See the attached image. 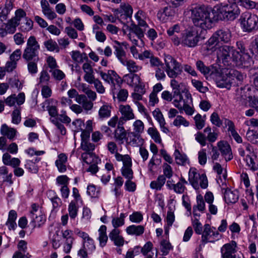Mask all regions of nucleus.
Segmentation results:
<instances>
[{
    "label": "nucleus",
    "mask_w": 258,
    "mask_h": 258,
    "mask_svg": "<svg viewBox=\"0 0 258 258\" xmlns=\"http://www.w3.org/2000/svg\"><path fill=\"white\" fill-rule=\"evenodd\" d=\"M190 19L194 25L201 28L204 33L212 27L213 18L210 12L204 6L196 7L191 9Z\"/></svg>",
    "instance_id": "nucleus-1"
},
{
    "label": "nucleus",
    "mask_w": 258,
    "mask_h": 258,
    "mask_svg": "<svg viewBox=\"0 0 258 258\" xmlns=\"http://www.w3.org/2000/svg\"><path fill=\"white\" fill-rule=\"evenodd\" d=\"M204 33L203 30L199 32L194 28L185 30L183 33L181 43L189 47H195L200 41L206 38Z\"/></svg>",
    "instance_id": "nucleus-2"
},
{
    "label": "nucleus",
    "mask_w": 258,
    "mask_h": 258,
    "mask_svg": "<svg viewBox=\"0 0 258 258\" xmlns=\"http://www.w3.org/2000/svg\"><path fill=\"white\" fill-rule=\"evenodd\" d=\"M214 11L218 14L221 19L226 21H234L240 14L239 8H236L228 4L217 5L214 7Z\"/></svg>",
    "instance_id": "nucleus-3"
},
{
    "label": "nucleus",
    "mask_w": 258,
    "mask_h": 258,
    "mask_svg": "<svg viewBox=\"0 0 258 258\" xmlns=\"http://www.w3.org/2000/svg\"><path fill=\"white\" fill-rule=\"evenodd\" d=\"M165 71L167 76L172 79L178 78L183 72L181 64L169 54L164 56Z\"/></svg>",
    "instance_id": "nucleus-4"
},
{
    "label": "nucleus",
    "mask_w": 258,
    "mask_h": 258,
    "mask_svg": "<svg viewBox=\"0 0 258 258\" xmlns=\"http://www.w3.org/2000/svg\"><path fill=\"white\" fill-rule=\"evenodd\" d=\"M40 46L34 36H30L27 42V46L23 54V58L27 61L39 60L38 51Z\"/></svg>",
    "instance_id": "nucleus-5"
},
{
    "label": "nucleus",
    "mask_w": 258,
    "mask_h": 258,
    "mask_svg": "<svg viewBox=\"0 0 258 258\" xmlns=\"http://www.w3.org/2000/svg\"><path fill=\"white\" fill-rule=\"evenodd\" d=\"M239 21L244 32H250L258 29V17L249 12L242 13Z\"/></svg>",
    "instance_id": "nucleus-6"
},
{
    "label": "nucleus",
    "mask_w": 258,
    "mask_h": 258,
    "mask_svg": "<svg viewBox=\"0 0 258 258\" xmlns=\"http://www.w3.org/2000/svg\"><path fill=\"white\" fill-rule=\"evenodd\" d=\"M246 78V75L235 70H231L227 74L226 81L219 82L218 86L221 88L229 89L233 86L241 85L243 80Z\"/></svg>",
    "instance_id": "nucleus-7"
},
{
    "label": "nucleus",
    "mask_w": 258,
    "mask_h": 258,
    "mask_svg": "<svg viewBox=\"0 0 258 258\" xmlns=\"http://www.w3.org/2000/svg\"><path fill=\"white\" fill-rule=\"evenodd\" d=\"M81 149L86 152L82 154L81 157L84 162L87 164L91 163V160H97V157L92 153L95 149V145L89 142V141H82L81 144Z\"/></svg>",
    "instance_id": "nucleus-8"
},
{
    "label": "nucleus",
    "mask_w": 258,
    "mask_h": 258,
    "mask_svg": "<svg viewBox=\"0 0 258 258\" xmlns=\"http://www.w3.org/2000/svg\"><path fill=\"white\" fill-rule=\"evenodd\" d=\"M215 227L211 228L210 225L206 224L204 225V231L202 233V240L204 243L214 242L221 237L218 231H215Z\"/></svg>",
    "instance_id": "nucleus-9"
},
{
    "label": "nucleus",
    "mask_w": 258,
    "mask_h": 258,
    "mask_svg": "<svg viewBox=\"0 0 258 258\" xmlns=\"http://www.w3.org/2000/svg\"><path fill=\"white\" fill-rule=\"evenodd\" d=\"M237 50H235L233 47L223 45L219 47L217 55L219 58H221L223 60V61L228 62L231 61H233L235 52Z\"/></svg>",
    "instance_id": "nucleus-10"
},
{
    "label": "nucleus",
    "mask_w": 258,
    "mask_h": 258,
    "mask_svg": "<svg viewBox=\"0 0 258 258\" xmlns=\"http://www.w3.org/2000/svg\"><path fill=\"white\" fill-rule=\"evenodd\" d=\"M233 62L238 67L248 68L251 66L252 60L248 52L240 53L237 51L236 52H235Z\"/></svg>",
    "instance_id": "nucleus-11"
},
{
    "label": "nucleus",
    "mask_w": 258,
    "mask_h": 258,
    "mask_svg": "<svg viewBox=\"0 0 258 258\" xmlns=\"http://www.w3.org/2000/svg\"><path fill=\"white\" fill-rule=\"evenodd\" d=\"M236 242L232 240L231 243L225 244L221 248L222 258H241L240 255H236Z\"/></svg>",
    "instance_id": "nucleus-12"
},
{
    "label": "nucleus",
    "mask_w": 258,
    "mask_h": 258,
    "mask_svg": "<svg viewBox=\"0 0 258 258\" xmlns=\"http://www.w3.org/2000/svg\"><path fill=\"white\" fill-rule=\"evenodd\" d=\"M168 37L175 45H178L181 42L183 33L180 31V27L178 24L170 27L167 31Z\"/></svg>",
    "instance_id": "nucleus-13"
},
{
    "label": "nucleus",
    "mask_w": 258,
    "mask_h": 258,
    "mask_svg": "<svg viewBox=\"0 0 258 258\" xmlns=\"http://www.w3.org/2000/svg\"><path fill=\"white\" fill-rule=\"evenodd\" d=\"M196 67L197 69L205 76L207 75L213 76H217L220 75V73L216 67L213 65L207 67L205 65L202 60H199L196 62Z\"/></svg>",
    "instance_id": "nucleus-14"
},
{
    "label": "nucleus",
    "mask_w": 258,
    "mask_h": 258,
    "mask_svg": "<svg viewBox=\"0 0 258 258\" xmlns=\"http://www.w3.org/2000/svg\"><path fill=\"white\" fill-rule=\"evenodd\" d=\"M218 147L226 162L231 160L233 158L230 146L227 142L224 141L219 142Z\"/></svg>",
    "instance_id": "nucleus-15"
},
{
    "label": "nucleus",
    "mask_w": 258,
    "mask_h": 258,
    "mask_svg": "<svg viewBox=\"0 0 258 258\" xmlns=\"http://www.w3.org/2000/svg\"><path fill=\"white\" fill-rule=\"evenodd\" d=\"M220 42L229 43L231 39V32L229 29H219L215 32Z\"/></svg>",
    "instance_id": "nucleus-16"
},
{
    "label": "nucleus",
    "mask_w": 258,
    "mask_h": 258,
    "mask_svg": "<svg viewBox=\"0 0 258 258\" xmlns=\"http://www.w3.org/2000/svg\"><path fill=\"white\" fill-rule=\"evenodd\" d=\"M13 8L12 0H6L4 6L0 7V21L3 22L8 19V16Z\"/></svg>",
    "instance_id": "nucleus-17"
},
{
    "label": "nucleus",
    "mask_w": 258,
    "mask_h": 258,
    "mask_svg": "<svg viewBox=\"0 0 258 258\" xmlns=\"http://www.w3.org/2000/svg\"><path fill=\"white\" fill-rule=\"evenodd\" d=\"M119 110L122 115L121 119H122L124 121L133 119L135 117L132 109L128 105H119Z\"/></svg>",
    "instance_id": "nucleus-18"
},
{
    "label": "nucleus",
    "mask_w": 258,
    "mask_h": 258,
    "mask_svg": "<svg viewBox=\"0 0 258 258\" xmlns=\"http://www.w3.org/2000/svg\"><path fill=\"white\" fill-rule=\"evenodd\" d=\"M202 177V174H200L197 170L195 168H191L188 173V180L193 187L196 189L199 188V180Z\"/></svg>",
    "instance_id": "nucleus-19"
},
{
    "label": "nucleus",
    "mask_w": 258,
    "mask_h": 258,
    "mask_svg": "<svg viewBox=\"0 0 258 258\" xmlns=\"http://www.w3.org/2000/svg\"><path fill=\"white\" fill-rule=\"evenodd\" d=\"M120 231L117 229H113L109 234L111 240L113 241L114 245L120 247L123 245L124 240L123 237L119 235Z\"/></svg>",
    "instance_id": "nucleus-20"
},
{
    "label": "nucleus",
    "mask_w": 258,
    "mask_h": 258,
    "mask_svg": "<svg viewBox=\"0 0 258 258\" xmlns=\"http://www.w3.org/2000/svg\"><path fill=\"white\" fill-rule=\"evenodd\" d=\"M114 43L116 44L114 46L115 55L121 63H124L125 60L127 59L126 52L120 42L115 40Z\"/></svg>",
    "instance_id": "nucleus-21"
},
{
    "label": "nucleus",
    "mask_w": 258,
    "mask_h": 258,
    "mask_svg": "<svg viewBox=\"0 0 258 258\" xmlns=\"http://www.w3.org/2000/svg\"><path fill=\"white\" fill-rule=\"evenodd\" d=\"M72 124L76 126L77 130L78 131H82L81 135V142L89 141L90 133L92 131L86 130H82V125H84V124L81 119H76V120L73 122Z\"/></svg>",
    "instance_id": "nucleus-22"
},
{
    "label": "nucleus",
    "mask_w": 258,
    "mask_h": 258,
    "mask_svg": "<svg viewBox=\"0 0 258 258\" xmlns=\"http://www.w3.org/2000/svg\"><path fill=\"white\" fill-rule=\"evenodd\" d=\"M154 118L157 120L160 124L162 131L166 134L169 132V130L165 126L166 124L164 118L159 109L157 108L153 112Z\"/></svg>",
    "instance_id": "nucleus-23"
},
{
    "label": "nucleus",
    "mask_w": 258,
    "mask_h": 258,
    "mask_svg": "<svg viewBox=\"0 0 258 258\" xmlns=\"http://www.w3.org/2000/svg\"><path fill=\"white\" fill-rule=\"evenodd\" d=\"M127 133L123 126H117L114 132V138L118 142L119 144H122L125 140L128 142V138L126 137Z\"/></svg>",
    "instance_id": "nucleus-24"
},
{
    "label": "nucleus",
    "mask_w": 258,
    "mask_h": 258,
    "mask_svg": "<svg viewBox=\"0 0 258 258\" xmlns=\"http://www.w3.org/2000/svg\"><path fill=\"white\" fill-rule=\"evenodd\" d=\"M225 202L228 204H234L238 200L239 196L237 191H232L230 189H226L224 196Z\"/></svg>",
    "instance_id": "nucleus-25"
},
{
    "label": "nucleus",
    "mask_w": 258,
    "mask_h": 258,
    "mask_svg": "<svg viewBox=\"0 0 258 258\" xmlns=\"http://www.w3.org/2000/svg\"><path fill=\"white\" fill-rule=\"evenodd\" d=\"M123 79L128 85L132 87L137 86L141 82L140 77L138 75L133 73L124 75Z\"/></svg>",
    "instance_id": "nucleus-26"
},
{
    "label": "nucleus",
    "mask_w": 258,
    "mask_h": 258,
    "mask_svg": "<svg viewBox=\"0 0 258 258\" xmlns=\"http://www.w3.org/2000/svg\"><path fill=\"white\" fill-rule=\"evenodd\" d=\"M170 86L172 89L173 97H179L180 99H182L181 92L182 84L179 83L175 79H172L170 81Z\"/></svg>",
    "instance_id": "nucleus-27"
},
{
    "label": "nucleus",
    "mask_w": 258,
    "mask_h": 258,
    "mask_svg": "<svg viewBox=\"0 0 258 258\" xmlns=\"http://www.w3.org/2000/svg\"><path fill=\"white\" fill-rule=\"evenodd\" d=\"M126 231L128 235L140 236L144 233V227L142 225H132L126 228Z\"/></svg>",
    "instance_id": "nucleus-28"
},
{
    "label": "nucleus",
    "mask_w": 258,
    "mask_h": 258,
    "mask_svg": "<svg viewBox=\"0 0 258 258\" xmlns=\"http://www.w3.org/2000/svg\"><path fill=\"white\" fill-rule=\"evenodd\" d=\"M220 43L219 40L216 34L214 32L212 36L206 42L207 50L213 52L216 50V46Z\"/></svg>",
    "instance_id": "nucleus-29"
},
{
    "label": "nucleus",
    "mask_w": 258,
    "mask_h": 258,
    "mask_svg": "<svg viewBox=\"0 0 258 258\" xmlns=\"http://www.w3.org/2000/svg\"><path fill=\"white\" fill-rule=\"evenodd\" d=\"M256 157L254 154H246L245 158L244 160L246 161L247 165L252 170L258 169V163L255 162Z\"/></svg>",
    "instance_id": "nucleus-30"
},
{
    "label": "nucleus",
    "mask_w": 258,
    "mask_h": 258,
    "mask_svg": "<svg viewBox=\"0 0 258 258\" xmlns=\"http://www.w3.org/2000/svg\"><path fill=\"white\" fill-rule=\"evenodd\" d=\"M32 221L31 223L34 227H40L45 222V218L44 216L41 213L39 214H33V216L31 217Z\"/></svg>",
    "instance_id": "nucleus-31"
},
{
    "label": "nucleus",
    "mask_w": 258,
    "mask_h": 258,
    "mask_svg": "<svg viewBox=\"0 0 258 258\" xmlns=\"http://www.w3.org/2000/svg\"><path fill=\"white\" fill-rule=\"evenodd\" d=\"M17 217V212L15 210H11L9 213L8 219L6 225L8 226L9 229H14L17 226L15 220Z\"/></svg>",
    "instance_id": "nucleus-32"
},
{
    "label": "nucleus",
    "mask_w": 258,
    "mask_h": 258,
    "mask_svg": "<svg viewBox=\"0 0 258 258\" xmlns=\"http://www.w3.org/2000/svg\"><path fill=\"white\" fill-rule=\"evenodd\" d=\"M67 160V157L64 154H60L58 155V159L55 161V164L59 172H64L67 168L64 163Z\"/></svg>",
    "instance_id": "nucleus-33"
},
{
    "label": "nucleus",
    "mask_w": 258,
    "mask_h": 258,
    "mask_svg": "<svg viewBox=\"0 0 258 258\" xmlns=\"http://www.w3.org/2000/svg\"><path fill=\"white\" fill-rule=\"evenodd\" d=\"M16 131L13 128L9 127L6 124L2 125L1 128V133L6 136L9 139H13L16 135Z\"/></svg>",
    "instance_id": "nucleus-34"
},
{
    "label": "nucleus",
    "mask_w": 258,
    "mask_h": 258,
    "mask_svg": "<svg viewBox=\"0 0 258 258\" xmlns=\"http://www.w3.org/2000/svg\"><path fill=\"white\" fill-rule=\"evenodd\" d=\"M122 64L125 66L131 73L134 74L142 69V67L137 65L134 60L131 59L125 60L124 63H122Z\"/></svg>",
    "instance_id": "nucleus-35"
},
{
    "label": "nucleus",
    "mask_w": 258,
    "mask_h": 258,
    "mask_svg": "<svg viewBox=\"0 0 258 258\" xmlns=\"http://www.w3.org/2000/svg\"><path fill=\"white\" fill-rule=\"evenodd\" d=\"M106 229L107 228L105 225H102L99 229V240L100 245L102 247L106 245L108 240V236L106 235Z\"/></svg>",
    "instance_id": "nucleus-36"
},
{
    "label": "nucleus",
    "mask_w": 258,
    "mask_h": 258,
    "mask_svg": "<svg viewBox=\"0 0 258 258\" xmlns=\"http://www.w3.org/2000/svg\"><path fill=\"white\" fill-rule=\"evenodd\" d=\"M111 106L109 105L105 104L102 106L98 112L99 117L103 119L110 117L111 115Z\"/></svg>",
    "instance_id": "nucleus-37"
},
{
    "label": "nucleus",
    "mask_w": 258,
    "mask_h": 258,
    "mask_svg": "<svg viewBox=\"0 0 258 258\" xmlns=\"http://www.w3.org/2000/svg\"><path fill=\"white\" fill-rule=\"evenodd\" d=\"M99 74L102 79H103L105 81L108 82V83H110V81H111V83L112 84V91L113 94L115 93V90H118L119 88H117L116 83L114 82L113 77H110L109 75L103 73L102 71L100 72Z\"/></svg>",
    "instance_id": "nucleus-38"
},
{
    "label": "nucleus",
    "mask_w": 258,
    "mask_h": 258,
    "mask_svg": "<svg viewBox=\"0 0 258 258\" xmlns=\"http://www.w3.org/2000/svg\"><path fill=\"white\" fill-rule=\"evenodd\" d=\"M161 251L162 254L166 255L169 253V251L173 248L171 243L166 240H162L160 242Z\"/></svg>",
    "instance_id": "nucleus-39"
},
{
    "label": "nucleus",
    "mask_w": 258,
    "mask_h": 258,
    "mask_svg": "<svg viewBox=\"0 0 258 258\" xmlns=\"http://www.w3.org/2000/svg\"><path fill=\"white\" fill-rule=\"evenodd\" d=\"M174 155L176 162L178 165H184L187 161V157L185 155L181 154L178 149L175 150Z\"/></svg>",
    "instance_id": "nucleus-40"
},
{
    "label": "nucleus",
    "mask_w": 258,
    "mask_h": 258,
    "mask_svg": "<svg viewBox=\"0 0 258 258\" xmlns=\"http://www.w3.org/2000/svg\"><path fill=\"white\" fill-rule=\"evenodd\" d=\"M44 45L49 51H53L55 50L56 52H58L59 50L57 43L51 39L45 41Z\"/></svg>",
    "instance_id": "nucleus-41"
},
{
    "label": "nucleus",
    "mask_w": 258,
    "mask_h": 258,
    "mask_svg": "<svg viewBox=\"0 0 258 258\" xmlns=\"http://www.w3.org/2000/svg\"><path fill=\"white\" fill-rule=\"evenodd\" d=\"M148 133L156 143H160L161 142L160 134L156 128L149 127L148 130Z\"/></svg>",
    "instance_id": "nucleus-42"
},
{
    "label": "nucleus",
    "mask_w": 258,
    "mask_h": 258,
    "mask_svg": "<svg viewBox=\"0 0 258 258\" xmlns=\"http://www.w3.org/2000/svg\"><path fill=\"white\" fill-rule=\"evenodd\" d=\"M191 83L192 85L200 92L206 93L208 89L207 87H205L203 85V83L198 80L192 79L191 80Z\"/></svg>",
    "instance_id": "nucleus-43"
},
{
    "label": "nucleus",
    "mask_w": 258,
    "mask_h": 258,
    "mask_svg": "<svg viewBox=\"0 0 258 258\" xmlns=\"http://www.w3.org/2000/svg\"><path fill=\"white\" fill-rule=\"evenodd\" d=\"M131 29L133 32L137 36L139 39H141L143 37L145 29H142L135 24H132Z\"/></svg>",
    "instance_id": "nucleus-44"
},
{
    "label": "nucleus",
    "mask_w": 258,
    "mask_h": 258,
    "mask_svg": "<svg viewBox=\"0 0 258 258\" xmlns=\"http://www.w3.org/2000/svg\"><path fill=\"white\" fill-rule=\"evenodd\" d=\"M128 143L132 145L135 146L138 144L137 140L140 138V135L134 132H130L128 133Z\"/></svg>",
    "instance_id": "nucleus-45"
},
{
    "label": "nucleus",
    "mask_w": 258,
    "mask_h": 258,
    "mask_svg": "<svg viewBox=\"0 0 258 258\" xmlns=\"http://www.w3.org/2000/svg\"><path fill=\"white\" fill-rule=\"evenodd\" d=\"M69 215L72 219H74L77 215L78 208L75 202L72 201L68 208Z\"/></svg>",
    "instance_id": "nucleus-46"
},
{
    "label": "nucleus",
    "mask_w": 258,
    "mask_h": 258,
    "mask_svg": "<svg viewBox=\"0 0 258 258\" xmlns=\"http://www.w3.org/2000/svg\"><path fill=\"white\" fill-rule=\"evenodd\" d=\"M91 163H89L88 164H91L89 167L87 169V172H90L92 174L96 173L98 171V167L97 166V164L100 160L97 157V160L94 159L92 160V158H91Z\"/></svg>",
    "instance_id": "nucleus-47"
},
{
    "label": "nucleus",
    "mask_w": 258,
    "mask_h": 258,
    "mask_svg": "<svg viewBox=\"0 0 258 258\" xmlns=\"http://www.w3.org/2000/svg\"><path fill=\"white\" fill-rule=\"evenodd\" d=\"M49 72L56 80L60 81L65 77V74L60 70H50Z\"/></svg>",
    "instance_id": "nucleus-48"
},
{
    "label": "nucleus",
    "mask_w": 258,
    "mask_h": 258,
    "mask_svg": "<svg viewBox=\"0 0 258 258\" xmlns=\"http://www.w3.org/2000/svg\"><path fill=\"white\" fill-rule=\"evenodd\" d=\"M83 247L86 250L92 251L95 249L93 240L90 237L85 241H84Z\"/></svg>",
    "instance_id": "nucleus-49"
},
{
    "label": "nucleus",
    "mask_w": 258,
    "mask_h": 258,
    "mask_svg": "<svg viewBox=\"0 0 258 258\" xmlns=\"http://www.w3.org/2000/svg\"><path fill=\"white\" fill-rule=\"evenodd\" d=\"M211 122L215 125L220 127L222 125V120L220 119L217 112H213L210 117Z\"/></svg>",
    "instance_id": "nucleus-50"
},
{
    "label": "nucleus",
    "mask_w": 258,
    "mask_h": 258,
    "mask_svg": "<svg viewBox=\"0 0 258 258\" xmlns=\"http://www.w3.org/2000/svg\"><path fill=\"white\" fill-rule=\"evenodd\" d=\"M122 13L126 16H132L133 10L131 5L128 4L122 3L120 5Z\"/></svg>",
    "instance_id": "nucleus-51"
},
{
    "label": "nucleus",
    "mask_w": 258,
    "mask_h": 258,
    "mask_svg": "<svg viewBox=\"0 0 258 258\" xmlns=\"http://www.w3.org/2000/svg\"><path fill=\"white\" fill-rule=\"evenodd\" d=\"M134 131L135 133L140 134L142 133L144 128V125L143 122L141 120H137L133 124Z\"/></svg>",
    "instance_id": "nucleus-52"
},
{
    "label": "nucleus",
    "mask_w": 258,
    "mask_h": 258,
    "mask_svg": "<svg viewBox=\"0 0 258 258\" xmlns=\"http://www.w3.org/2000/svg\"><path fill=\"white\" fill-rule=\"evenodd\" d=\"M87 192L91 198H97L99 194V190H96V186L93 184L88 186Z\"/></svg>",
    "instance_id": "nucleus-53"
},
{
    "label": "nucleus",
    "mask_w": 258,
    "mask_h": 258,
    "mask_svg": "<svg viewBox=\"0 0 258 258\" xmlns=\"http://www.w3.org/2000/svg\"><path fill=\"white\" fill-rule=\"evenodd\" d=\"M197 206H195L196 207V209H198V210L200 211H203L205 209V204L203 200V196L201 195H198L197 196Z\"/></svg>",
    "instance_id": "nucleus-54"
},
{
    "label": "nucleus",
    "mask_w": 258,
    "mask_h": 258,
    "mask_svg": "<svg viewBox=\"0 0 258 258\" xmlns=\"http://www.w3.org/2000/svg\"><path fill=\"white\" fill-rule=\"evenodd\" d=\"M198 160L199 163L204 165L207 162V157L206 149H202L198 153Z\"/></svg>",
    "instance_id": "nucleus-55"
},
{
    "label": "nucleus",
    "mask_w": 258,
    "mask_h": 258,
    "mask_svg": "<svg viewBox=\"0 0 258 258\" xmlns=\"http://www.w3.org/2000/svg\"><path fill=\"white\" fill-rule=\"evenodd\" d=\"M26 22L23 24H22L20 29L22 31L27 32L32 29L33 27V21L28 19V18H26Z\"/></svg>",
    "instance_id": "nucleus-56"
},
{
    "label": "nucleus",
    "mask_w": 258,
    "mask_h": 258,
    "mask_svg": "<svg viewBox=\"0 0 258 258\" xmlns=\"http://www.w3.org/2000/svg\"><path fill=\"white\" fill-rule=\"evenodd\" d=\"M143 215L139 212H134L130 216V220L135 223H139L142 221Z\"/></svg>",
    "instance_id": "nucleus-57"
},
{
    "label": "nucleus",
    "mask_w": 258,
    "mask_h": 258,
    "mask_svg": "<svg viewBox=\"0 0 258 258\" xmlns=\"http://www.w3.org/2000/svg\"><path fill=\"white\" fill-rule=\"evenodd\" d=\"M173 124L175 126L183 125L185 126H187L189 125V122L186 121L182 116L178 115L174 120Z\"/></svg>",
    "instance_id": "nucleus-58"
},
{
    "label": "nucleus",
    "mask_w": 258,
    "mask_h": 258,
    "mask_svg": "<svg viewBox=\"0 0 258 258\" xmlns=\"http://www.w3.org/2000/svg\"><path fill=\"white\" fill-rule=\"evenodd\" d=\"M196 126L198 130L202 129L205 125V120L202 118L200 114H197L194 117Z\"/></svg>",
    "instance_id": "nucleus-59"
},
{
    "label": "nucleus",
    "mask_w": 258,
    "mask_h": 258,
    "mask_svg": "<svg viewBox=\"0 0 258 258\" xmlns=\"http://www.w3.org/2000/svg\"><path fill=\"white\" fill-rule=\"evenodd\" d=\"M28 62L27 67L29 72L32 75L36 74L38 71L37 64L36 63L37 61L34 60L32 61L31 60Z\"/></svg>",
    "instance_id": "nucleus-60"
},
{
    "label": "nucleus",
    "mask_w": 258,
    "mask_h": 258,
    "mask_svg": "<svg viewBox=\"0 0 258 258\" xmlns=\"http://www.w3.org/2000/svg\"><path fill=\"white\" fill-rule=\"evenodd\" d=\"M143 14V11H139L135 15V17L138 21V25L139 27H143L144 29L148 27V25L146 22L142 19L141 15Z\"/></svg>",
    "instance_id": "nucleus-61"
},
{
    "label": "nucleus",
    "mask_w": 258,
    "mask_h": 258,
    "mask_svg": "<svg viewBox=\"0 0 258 258\" xmlns=\"http://www.w3.org/2000/svg\"><path fill=\"white\" fill-rule=\"evenodd\" d=\"M20 110L18 109H15L12 113V122L15 124H18L21 121Z\"/></svg>",
    "instance_id": "nucleus-62"
},
{
    "label": "nucleus",
    "mask_w": 258,
    "mask_h": 258,
    "mask_svg": "<svg viewBox=\"0 0 258 258\" xmlns=\"http://www.w3.org/2000/svg\"><path fill=\"white\" fill-rule=\"evenodd\" d=\"M192 226L197 234H202L203 231L202 224L199 222L197 218H195V219L193 221Z\"/></svg>",
    "instance_id": "nucleus-63"
},
{
    "label": "nucleus",
    "mask_w": 258,
    "mask_h": 258,
    "mask_svg": "<svg viewBox=\"0 0 258 258\" xmlns=\"http://www.w3.org/2000/svg\"><path fill=\"white\" fill-rule=\"evenodd\" d=\"M121 173L122 175L128 179H132L133 177V171L131 168H122Z\"/></svg>",
    "instance_id": "nucleus-64"
}]
</instances>
